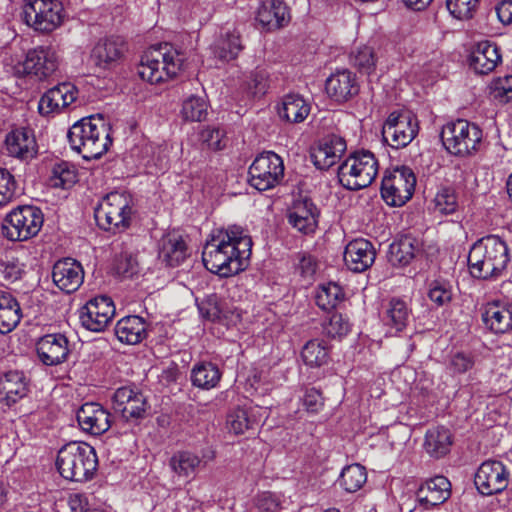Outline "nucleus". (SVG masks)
Wrapping results in <instances>:
<instances>
[{
	"label": "nucleus",
	"instance_id": "f257e3e1",
	"mask_svg": "<svg viewBox=\"0 0 512 512\" xmlns=\"http://www.w3.org/2000/svg\"><path fill=\"white\" fill-rule=\"evenodd\" d=\"M252 239L238 225L215 230L202 252L204 266L212 273L229 277L243 271L251 256Z\"/></svg>",
	"mask_w": 512,
	"mask_h": 512
},
{
	"label": "nucleus",
	"instance_id": "f03ea898",
	"mask_svg": "<svg viewBox=\"0 0 512 512\" xmlns=\"http://www.w3.org/2000/svg\"><path fill=\"white\" fill-rule=\"evenodd\" d=\"M508 244L496 235L476 241L468 254V266L474 278L495 280L502 277L511 263Z\"/></svg>",
	"mask_w": 512,
	"mask_h": 512
},
{
	"label": "nucleus",
	"instance_id": "7ed1b4c3",
	"mask_svg": "<svg viewBox=\"0 0 512 512\" xmlns=\"http://www.w3.org/2000/svg\"><path fill=\"white\" fill-rule=\"evenodd\" d=\"M67 137L71 148L86 160L101 157L112 144L110 127L100 116L77 121L68 130Z\"/></svg>",
	"mask_w": 512,
	"mask_h": 512
},
{
	"label": "nucleus",
	"instance_id": "20e7f679",
	"mask_svg": "<svg viewBox=\"0 0 512 512\" xmlns=\"http://www.w3.org/2000/svg\"><path fill=\"white\" fill-rule=\"evenodd\" d=\"M98 458L92 446L83 442H70L59 451L56 467L67 480L84 482L90 480L97 470Z\"/></svg>",
	"mask_w": 512,
	"mask_h": 512
},
{
	"label": "nucleus",
	"instance_id": "39448f33",
	"mask_svg": "<svg viewBox=\"0 0 512 512\" xmlns=\"http://www.w3.org/2000/svg\"><path fill=\"white\" fill-rule=\"evenodd\" d=\"M134 201L126 191H113L105 195L95 208V220L106 231H122L129 227Z\"/></svg>",
	"mask_w": 512,
	"mask_h": 512
},
{
	"label": "nucleus",
	"instance_id": "423d86ee",
	"mask_svg": "<svg viewBox=\"0 0 512 512\" xmlns=\"http://www.w3.org/2000/svg\"><path fill=\"white\" fill-rule=\"evenodd\" d=\"M22 19L35 32L49 34L63 25L65 10L58 0H27L22 6Z\"/></svg>",
	"mask_w": 512,
	"mask_h": 512
},
{
	"label": "nucleus",
	"instance_id": "0eeeda50",
	"mask_svg": "<svg viewBox=\"0 0 512 512\" xmlns=\"http://www.w3.org/2000/svg\"><path fill=\"white\" fill-rule=\"evenodd\" d=\"M182 66L183 59L178 51L172 48L166 51L153 49L142 56L138 74L141 79L157 84L175 77Z\"/></svg>",
	"mask_w": 512,
	"mask_h": 512
},
{
	"label": "nucleus",
	"instance_id": "6e6552de",
	"mask_svg": "<svg viewBox=\"0 0 512 512\" xmlns=\"http://www.w3.org/2000/svg\"><path fill=\"white\" fill-rule=\"evenodd\" d=\"M378 174V161L370 151H359L349 156L338 168L343 187L359 190L368 187Z\"/></svg>",
	"mask_w": 512,
	"mask_h": 512
},
{
	"label": "nucleus",
	"instance_id": "1a4fd4ad",
	"mask_svg": "<svg viewBox=\"0 0 512 512\" xmlns=\"http://www.w3.org/2000/svg\"><path fill=\"white\" fill-rule=\"evenodd\" d=\"M44 221L42 211L31 205L11 210L2 224L3 235L10 241H26L36 236Z\"/></svg>",
	"mask_w": 512,
	"mask_h": 512
},
{
	"label": "nucleus",
	"instance_id": "9d476101",
	"mask_svg": "<svg viewBox=\"0 0 512 512\" xmlns=\"http://www.w3.org/2000/svg\"><path fill=\"white\" fill-rule=\"evenodd\" d=\"M440 137L449 153L467 156L476 151L482 139V132L475 124L458 119L444 125Z\"/></svg>",
	"mask_w": 512,
	"mask_h": 512
},
{
	"label": "nucleus",
	"instance_id": "9b49d317",
	"mask_svg": "<svg viewBox=\"0 0 512 512\" xmlns=\"http://www.w3.org/2000/svg\"><path fill=\"white\" fill-rule=\"evenodd\" d=\"M415 185L413 171L402 166L385 174L381 184V196L387 205L400 207L411 199Z\"/></svg>",
	"mask_w": 512,
	"mask_h": 512
},
{
	"label": "nucleus",
	"instance_id": "f8f14e48",
	"mask_svg": "<svg viewBox=\"0 0 512 512\" xmlns=\"http://www.w3.org/2000/svg\"><path fill=\"white\" fill-rule=\"evenodd\" d=\"M249 183L259 191L274 188L284 176L282 159L274 152L258 155L249 167Z\"/></svg>",
	"mask_w": 512,
	"mask_h": 512
},
{
	"label": "nucleus",
	"instance_id": "ddd939ff",
	"mask_svg": "<svg viewBox=\"0 0 512 512\" xmlns=\"http://www.w3.org/2000/svg\"><path fill=\"white\" fill-rule=\"evenodd\" d=\"M417 117L410 111L392 112L382 129L384 140L393 148L406 147L418 134Z\"/></svg>",
	"mask_w": 512,
	"mask_h": 512
},
{
	"label": "nucleus",
	"instance_id": "4468645a",
	"mask_svg": "<svg viewBox=\"0 0 512 512\" xmlns=\"http://www.w3.org/2000/svg\"><path fill=\"white\" fill-rule=\"evenodd\" d=\"M59 66V56L52 46H37L30 49L22 63L16 66L19 75H32L39 80L51 76Z\"/></svg>",
	"mask_w": 512,
	"mask_h": 512
},
{
	"label": "nucleus",
	"instance_id": "2eb2a0df",
	"mask_svg": "<svg viewBox=\"0 0 512 512\" xmlns=\"http://www.w3.org/2000/svg\"><path fill=\"white\" fill-rule=\"evenodd\" d=\"M114 315V303L107 296L94 297L79 310V319L82 326L92 332L104 331Z\"/></svg>",
	"mask_w": 512,
	"mask_h": 512
},
{
	"label": "nucleus",
	"instance_id": "dca6fc26",
	"mask_svg": "<svg viewBox=\"0 0 512 512\" xmlns=\"http://www.w3.org/2000/svg\"><path fill=\"white\" fill-rule=\"evenodd\" d=\"M509 476L510 473L502 462L488 460L479 466L474 483L482 495L490 496L506 489Z\"/></svg>",
	"mask_w": 512,
	"mask_h": 512
},
{
	"label": "nucleus",
	"instance_id": "f3484780",
	"mask_svg": "<svg viewBox=\"0 0 512 512\" xmlns=\"http://www.w3.org/2000/svg\"><path fill=\"white\" fill-rule=\"evenodd\" d=\"M113 408L126 420L144 418L148 409L146 397L135 387L118 388L113 396Z\"/></svg>",
	"mask_w": 512,
	"mask_h": 512
},
{
	"label": "nucleus",
	"instance_id": "a211bd4d",
	"mask_svg": "<svg viewBox=\"0 0 512 512\" xmlns=\"http://www.w3.org/2000/svg\"><path fill=\"white\" fill-rule=\"evenodd\" d=\"M39 360L47 366H56L65 362L70 353L68 338L62 333H51L40 337L36 342Z\"/></svg>",
	"mask_w": 512,
	"mask_h": 512
},
{
	"label": "nucleus",
	"instance_id": "6ab92c4d",
	"mask_svg": "<svg viewBox=\"0 0 512 512\" xmlns=\"http://www.w3.org/2000/svg\"><path fill=\"white\" fill-rule=\"evenodd\" d=\"M77 97L78 90L72 83H61L42 95L38 103L39 113L43 116L58 114L74 103Z\"/></svg>",
	"mask_w": 512,
	"mask_h": 512
},
{
	"label": "nucleus",
	"instance_id": "aec40b11",
	"mask_svg": "<svg viewBox=\"0 0 512 512\" xmlns=\"http://www.w3.org/2000/svg\"><path fill=\"white\" fill-rule=\"evenodd\" d=\"M481 320L486 329L494 334H504L512 330V304L493 300L480 308Z\"/></svg>",
	"mask_w": 512,
	"mask_h": 512
},
{
	"label": "nucleus",
	"instance_id": "412c9836",
	"mask_svg": "<svg viewBox=\"0 0 512 512\" xmlns=\"http://www.w3.org/2000/svg\"><path fill=\"white\" fill-rule=\"evenodd\" d=\"M52 279L60 290L65 293H72L82 285L84 271L79 262L71 258H65L54 264Z\"/></svg>",
	"mask_w": 512,
	"mask_h": 512
},
{
	"label": "nucleus",
	"instance_id": "4be33fe9",
	"mask_svg": "<svg viewBox=\"0 0 512 512\" xmlns=\"http://www.w3.org/2000/svg\"><path fill=\"white\" fill-rule=\"evenodd\" d=\"M81 429L91 435H101L111 426V415L98 403H85L77 411Z\"/></svg>",
	"mask_w": 512,
	"mask_h": 512
},
{
	"label": "nucleus",
	"instance_id": "5701e85b",
	"mask_svg": "<svg viewBox=\"0 0 512 512\" xmlns=\"http://www.w3.org/2000/svg\"><path fill=\"white\" fill-rule=\"evenodd\" d=\"M5 147L8 155L23 160L36 157L38 145L33 131L29 128H16L6 135Z\"/></svg>",
	"mask_w": 512,
	"mask_h": 512
},
{
	"label": "nucleus",
	"instance_id": "b1692460",
	"mask_svg": "<svg viewBox=\"0 0 512 512\" xmlns=\"http://www.w3.org/2000/svg\"><path fill=\"white\" fill-rule=\"evenodd\" d=\"M126 52V43L122 37L111 36L97 42L91 52L96 66L109 69L122 60Z\"/></svg>",
	"mask_w": 512,
	"mask_h": 512
},
{
	"label": "nucleus",
	"instance_id": "393cba45",
	"mask_svg": "<svg viewBox=\"0 0 512 512\" xmlns=\"http://www.w3.org/2000/svg\"><path fill=\"white\" fill-rule=\"evenodd\" d=\"M346 150V141L337 135H329L319 141L311 152V159L316 168L327 170L341 158Z\"/></svg>",
	"mask_w": 512,
	"mask_h": 512
},
{
	"label": "nucleus",
	"instance_id": "a878e982",
	"mask_svg": "<svg viewBox=\"0 0 512 512\" xmlns=\"http://www.w3.org/2000/svg\"><path fill=\"white\" fill-rule=\"evenodd\" d=\"M325 90L331 99L342 103L358 94L359 85L351 71L342 69L332 73L326 79Z\"/></svg>",
	"mask_w": 512,
	"mask_h": 512
},
{
	"label": "nucleus",
	"instance_id": "bb28decb",
	"mask_svg": "<svg viewBox=\"0 0 512 512\" xmlns=\"http://www.w3.org/2000/svg\"><path fill=\"white\" fill-rule=\"evenodd\" d=\"M376 251L372 243L360 238L349 242L344 251V263L353 272L367 270L375 261Z\"/></svg>",
	"mask_w": 512,
	"mask_h": 512
},
{
	"label": "nucleus",
	"instance_id": "cd10ccee",
	"mask_svg": "<svg viewBox=\"0 0 512 512\" xmlns=\"http://www.w3.org/2000/svg\"><path fill=\"white\" fill-rule=\"evenodd\" d=\"M319 210L310 199L296 200L288 214L289 223L304 234L313 233L318 225Z\"/></svg>",
	"mask_w": 512,
	"mask_h": 512
},
{
	"label": "nucleus",
	"instance_id": "c85d7f7f",
	"mask_svg": "<svg viewBox=\"0 0 512 512\" xmlns=\"http://www.w3.org/2000/svg\"><path fill=\"white\" fill-rule=\"evenodd\" d=\"M187 244L178 231H170L159 240L158 257L167 266L180 265L187 257Z\"/></svg>",
	"mask_w": 512,
	"mask_h": 512
},
{
	"label": "nucleus",
	"instance_id": "c756f323",
	"mask_svg": "<svg viewBox=\"0 0 512 512\" xmlns=\"http://www.w3.org/2000/svg\"><path fill=\"white\" fill-rule=\"evenodd\" d=\"M450 488L451 484L446 477L436 476L420 486L417 499L425 508L438 506L450 497Z\"/></svg>",
	"mask_w": 512,
	"mask_h": 512
},
{
	"label": "nucleus",
	"instance_id": "7c9ffc66",
	"mask_svg": "<svg viewBox=\"0 0 512 512\" xmlns=\"http://www.w3.org/2000/svg\"><path fill=\"white\" fill-rule=\"evenodd\" d=\"M501 61V55L496 44L483 41L476 45L470 57V66L478 74H488Z\"/></svg>",
	"mask_w": 512,
	"mask_h": 512
},
{
	"label": "nucleus",
	"instance_id": "2f4dec72",
	"mask_svg": "<svg viewBox=\"0 0 512 512\" xmlns=\"http://www.w3.org/2000/svg\"><path fill=\"white\" fill-rule=\"evenodd\" d=\"M147 327L142 317L130 315L117 322L115 334L120 342L135 345L147 337Z\"/></svg>",
	"mask_w": 512,
	"mask_h": 512
},
{
	"label": "nucleus",
	"instance_id": "473e14b6",
	"mask_svg": "<svg viewBox=\"0 0 512 512\" xmlns=\"http://www.w3.org/2000/svg\"><path fill=\"white\" fill-rule=\"evenodd\" d=\"M311 111L310 103L300 94L285 95L278 105V114L281 119L289 123L303 122Z\"/></svg>",
	"mask_w": 512,
	"mask_h": 512
},
{
	"label": "nucleus",
	"instance_id": "72a5a7b5",
	"mask_svg": "<svg viewBox=\"0 0 512 512\" xmlns=\"http://www.w3.org/2000/svg\"><path fill=\"white\" fill-rule=\"evenodd\" d=\"M28 391L23 372L9 371L0 378V401L12 405L23 398Z\"/></svg>",
	"mask_w": 512,
	"mask_h": 512
},
{
	"label": "nucleus",
	"instance_id": "f704fd0d",
	"mask_svg": "<svg viewBox=\"0 0 512 512\" xmlns=\"http://www.w3.org/2000/svg\"><path fill=\"white\" fill-rule=\"evenodd\" d=\"M202 464V459L188 450L175 452L169 459L168 466L175 477L192 480Z\"/></svg>",
	"mask_w": 512,
	"mask_h": 512
},
{
	"label": "nucleus",
	"instance_id": "c9c22d12",
	"mask_svg": "<svg viewBox=\"0 0 512 512\" xmlns=\"http://www.w3.org/2000/svg\"><path fill=\"white\" fill-rule=\"evenodd\" d=\"M419 250L420 245L416 238L410 235L402 236L390 244L388 261L393 266H406Z\"/></svg>",
	"mask_w": 512,
	"mask_h": 512
},
{
	"label": "nucleus",
	"instance_id": "e433bc0d",
	"mask_svg": "<svg viewBox=\"0 0 512 512\" xmlns=\"http://www.w3.org/2000/svg\"><path fill=\"white\" fill-rule=\"evenodd\" d=\"M257 20L267 30L279 29L289 21L287 6L282 0H271L258 9Z\"/></svg>",
	"mask_w": 512,
	"mask_h": 512
},
{
	"label": "nucleus",
	"instance_id": "4c0bfd02",
	"mask_svg": "<svg viewBox=\"0 0 512 512\" xmlns=\"http://www.w3.org/2000/svg\"><path fill=\"white\" fill-rule=\"evenodd\" d=\"M21 318L22 311L17 299L8 292L0 291V333L11 332Z\"/></svg>",
	"mask_w": 512,
	"mask_h": 512
},
{
	"label": "nucleus",
	"instance_id": "58836bf2",
	"mask_svg": "<svg viewBox=\"0 0 512 512\" xmlns=\"http://www.w3.org/2000/svg\"><path fill=\"white\" fill-rule=\"evenodd\" d=\"M451 445L452 435L449 429L445 427H435L426 432L424 448L430 456L440 458L446 455Z\"/></svg>",
	"mask_w": 512,
	"mask_h": 512
},
{
	"label": "nucleus",
	"instance_id": "ea45409f",
	"mask_svg": "<svg viewBox=\"0 0 512 512\" xmlns=\"http://www.w3.org/2000/svg\"><path fill=\"white\" fill-rule=\"evenodd\" d=\"M409 317L410 309L407 304L401 299L393 298L383 314V322L391 331L397 333L406 327Z\"/></svg>",
	"mask_w": 512,
	"mask_h": 512
},
{
	"label": "nucleus",
	"instance_id": "a19ab883",
	"mask_svg": "<svg viewBox=\"0 0 512 512\" xmlns=\"http://www.w3.org/2000/svg\"><path fill=\"white\" fill-rule=\"evenodd\" d=\"M258 419L252 408L237 407L227 415V428L235 435L244 434L258 425Z\"/></svg>",
	"mask_w": 512,
	"mask_h": 512
},
{
	"label": "nucleus",
	"instance_id": "79ce46f5",
	"mask_svg": "<svg viewBox=\"0 0 512 512\" xmlns=\"http://www.w3.org/2000/svg\"><path fill=\"white\" fill-rule=\"evenodd\" d=\"M221 372L216 364L201 362L191 370L192 384L200 389L210 390L216 387L221 379Z\"/></svg>",
	"mask_w": 512,
	"mask_h": 512
},
{
	"label": "nucleus",
	"instance_id": "37998d69",
	"mask_svg": "<svg viewBox=\"0 0 512 512\" xmlns=\"http://www.w3.org/2000/svg\"><path fill=\"white\" fill-rule=\"evenodd\" d=\"M301 358L311 368L321 367L329 361V349L324 341L313 339L303 346Z\"/></svg>",
	"mask_w": 512,
	"mask_h": 512
},
{
	"label": "nucleus",
	"instance_id": "c03bdc74",
	"mask_svg": "<svg viewBox=\"0 0 512 512\" xmlns=\"http://www.w3.org/2000/svg\"><path fill=\"white\" fill-rule=\"evenodd\" d=\"M344 299L342 288L333 282L320 285L316 291L315 301L323 311H331Z\"/></svg>",
	"mask_w": 512,
	"mask_h": 512
},
{
	"label": "nucleus",
	"instance_id": "a18cd8bd",
	"mask_svg": "<svg viewBox=\"0 0 512 512\" xmlns=\"http://www.w3.org/2000/svg\"><path fill=\"white\" fill-rule=\"evenodd\" d=\"M242 50L240 35L236 31H227L214 46V54L221 60L235 59Z\"/></svg>",
	"mask_w": 512,
	"mask_h": 512
},
{
	"label": "nucleus",
	"instance_id": "49530a36",
	"mask_svg": "<svg viewBox=\"0 0 512 512\" xmlns=\"http://www.w3.org/2000/svg\"><path fill=\"white\" fill-rule=\"evenodd\" d=\"M77 182V171L73 165L62 161L56 163L49 177V184L54 188L68 189Z\"/></svg>",
	"mask_w": 512,
	"mask_h": 512
},
{
	"label": "nucleus",
	"instance_id": "de8ad7c7",
	"mask_svg": "<svg viewBox=\"0 0 512 512\" xmlns=\"http://www.w3.org/2000/svg\"><path fill=\"white\" fill-rule=\"evenodd\" d=\"M208 104L200 96L187 97L181 106L180 116L186 122H201L206 119Z\"/></svg>",
	"mask_w": 512,
	"mask_h": 512
},
{
	"label": "nucleus",
	"instance_id": "09e8293b",
	"mask_svg": "<svg viewBox=\"0 0 512 512\" xmlns=\"http://www.w3.org/2000/svg\"><path fill=\"white\" fill-rule=\"evenodd\" d=\"M367 481L365 467L360 464L346 466L340 475L339 484L349 493L361 489Z\"/></svg>",
	"mask_w": 512,
	"mask_h": 512
},
{
	"label": "nucleus",
	"instance_id": "8fccbe9b",
	"mask_svg": "<svg viewBox=\"0 0 512 512\" xmlns=\"http://www.w3.org/2000/svg\"><path fill=\"white\" fill-rule=\"evenodd\" d=\"M25 272V265L18 258L8 257L0 259V283L10 285L20 280Z\"/></svg>",
	"mask_w": 512,
	"mask_h": 512
},
{
	"label": "nucleus",
	"instance_id": "3c124183",
	"mask_svg": "<svg viewBox=\"0 0 512 512\" xmlns=\"http://www.w3.org/2000/svg\"><path fill=\"white\" fill-rule=\"evenodd\" d=\"M434 210L441 214H453L458 208V199L455 189L452 187H441L433 199Z\"/></svg>",
	"mask_w": 512,
	"mask_h": 512
},
{
	"label": "nucleus",
	"instance_id": "603ef678",
	"mask_svg": "<svg viewBox=\"0 0 512 512\" xmlns=\"http://www.w3.org/2000/svg\"><path fill=\"white\" fill-rule=\"evenodd\" d=\"M350 62L361 73L368 75L371 74L376 67L374 51L371 47L365 45L351 53Z\"/></svg>",
	"mask_w": 512,
	"mask_h": 512
},
{
	"label": "nucleus",
	"instance_id": "864d4df0",
	"mask_svg": "<svg viewBox=\"0 0 512 512\" xmlns=\"http://www.w3.org/2000/svg\"><path fill=\"white\" fill-rule=\"evenodd\" d=\"M318 270L316 258L310 254H298L295 262V274L300 277L305 284H311L315 280Z\"/></svg>",
	"mask_w": 512,
	"mask_h": 512
},
{
	"label": "nucleus",
	"instance_id": "5fc2aeb1",
	"mask_svg": "<svg viewBox=\"0 0 512 512\" xmlns=\"http://www.w3.org/2000/svg\"><path fill=\"white\" fill-rule=\"evenodd\" d=\"M17 193V181L5 168H0V208L9 204Z\"/></svg>",
	"mask_w": 512,
	"mask_h": 512
},
{
	"label": "nucleus",
	"instance_id": "6e6d98bb",
	"mask_svg": "<svg viewBox=\"0 0 512 512\" xmlns=\"http://www.w3.org/2000/svg\"><path fill=\"white\" fill-rule=\"evenodd\" d=\"M478 3L479 0H446L448 11L459 20L472 18Z\"/></svg>",
	"mask_w": 512,
	"mask_h": 512
},
{
	"label": "nucleus",
	"instance_id": "4d7b16f0",
	"mask_svg": "<svg viewBox=\"0 0 512 512\" xmlns=\"http://www.w3.org/2000/svg\"><path fill=\"white\" fill-rule=\"evenodd\" d=\"M351 329L349 319L340 313L333 314L329 321L324 325L326 334L332 338L344 337Z\"/></svg>",
	"mask_w": 512,
	"mask_h": 512
},
{
	"label": "nucleus",
	"instance_id": "13d9d810",
	"mask_svg": "<svg viewBox=\"0 0 512 512\" xmlns=\"http://www.w3.org/2000/svg\"><path fill=\"white\" fill-rule=\"evenodd\" d=\"M428 297L437 306H443L452 299L451 287L446 282L433 281L429 287Z\"/></svg>",
	"mask_w": 512,
	"mask_h": 512
},
{
	"label": "nucleus",
	"instance_id": "bf43d9fd",
	"mask_svg": "<svg viewBox=\"0 0 512 512\" xmlns=\"http://www.w3.org/2000/svg\"><path fill=\"white\" fill-rule=\"evenodd\" d=\"M115 270L118 275L132 277L138 272V261L132 253L123 252L115 260Z\"/></svg>",
	"mask_w": 512,
	"mask_h": 512
},
{
	"label": "nucleus",
	"instance_id": "052dcab7",
	"mask_svg": "<svg viewBox=\"0 0 512 512\" xmlns=\"http://www.w3.org/2000/svg\"><path fill=\"white\" fill-rule=\"evenodd\" d=\"M255 505L261 512H277L281 509V497L272 492H262L255 498Z\"/></svg>",
	"mask_w": 512,
	"mask_h": 512
},
{
	"label": "nucleus",
	"instance_id": "680f3d73",
	"mask_svg": "<svg viewBox=\"0 0 512 512\" xmlns=\"http://www.w3.org/2000/svg\"><path fill=\"white\" fill-rule=\"evenodd\" d=\"M200 139L207 145L208 149L218 151L225 148V144L223 143L224 133L218 128H204L200 133Z\"/></svg>",
	"mask_w": 512,
	"mask_h": 512
},
{
	"label": "nucleus",
	"instance_id": "e2e57ef3",
	"mask_svg": "<svg viewBox=\"0 0 512 512\" xmlns=\"http://www.w3.org/2000/svg\"><path fill=\"white\" fill-rule=\"evenodd\" d=\"M201 316L207 320L214 321L220 317L216 295H210L197 303Z\"/></svg>",
	"mask_w": 512,
	"mask_h": 512
},
{
	"label": "nucleus",
	"instance_id": "0e129e2a",
	"mask_svg": "<svg viewBox=\"0 0 512 512\" xmlns=\"http://www.w3.org/2000/svg\"><path fill=\"white\" fill-rule=\"evenodd\" d=\"M302 401L309 413H318L324 406L322 394L315 388L306 389Z\"/></svg>",
	"mask_w": 512,
	"mask_h": 512
},
{
	"label": "nucleus",
	"instance_id": "69168bd1",
	"mask_svg": "<svg viewBox=\"0 0 512 512\" xmlns=\"http://www.w3.org/2000/svg\"><path fill=\"white\" fill-rule=\"evenodd\" d=\"M494 94L496 98L506 101L512 99V75L500 77L494 82Z\"/></svg>",
	"mask_w": 512,
	"mask_h": 512
},
{
	"label": "nucleus",
	"instance_id": "338daca9",
	"mask_svg": "<svg viewBox=\"0 0 512 512\" xmlns=\"http://www.w3.org/2000/svg\"><path fill=\"white\" fill-rule=\"evenodd\" d=\"M248 88L252 94H263L267 88V75L264 71H255L250 75Z\"/></svg>",
	"mask_w": 512,
	"mask_h": 512
},
{
	"label": "nucleus",
	"instance_id": "774afa93",
	"mask_svg": "<svg viewBox=\"0 0 512 512\" xmlns=\"http://www.w3.org/2000/svg\"><path fill=\"white\" fill-rule=\"evenodd\" d=\"M496 12L499 20L504 25L512 23V0H501L496 7Z\"/></svg>",
	"mask_w": 512,
	"mask_h": 512
}]
</instances>
